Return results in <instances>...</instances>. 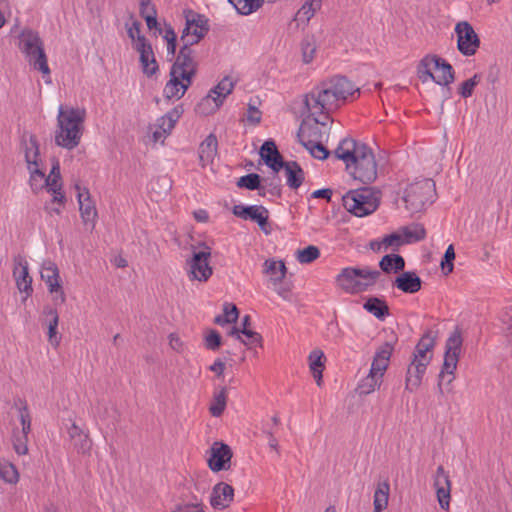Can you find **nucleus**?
Returning a JSON list of instances; mask_svg holds the SVG:
<instances>
[{"mask_svg":"<svg viewBox=\"0 0 512 512\" xmlns=\"http://www.w3.org/2000/svg\"><path fill=\"white\" fill-rule=\"evenodd\" d=\"M211 253L209 249L194 252L192 258L187 261L188 275L191 280L206 282L212 275V268L208 263Z\"/></svg>","mask_w":512,"mask_h":512,"instance_id":"obj_14","label":"nucleus"},{"mask_svg":"<svg viewBox=\"0 0 512 512\" xmlns=\"http://www.w3.org/2000/svg\"><path fill=\"white\" fill-rule=\"evenodd\" d=\"M461 347V334L458 331H455L446 341L444 362L439 373L438 389L439 393L442 395L444 394L445 388H447L455 378L454 372L459 361Z\"/></svg>","mask_w":512,"mask_h":512,"instance_id":"obj_6","label":"nucleus"},{"mask_svg":"<svg viewBox=\"0 0 512 512\" xmlns=\"http://www.w3.org/2000/svg\"><path fill=\"white\" fill-rule=\"evenodd\" d=\"M76 197L79 205L80 216L87 231L92 232L96 226L98 212L90 192L86 187L75 184Z\"/></svg>","mask_w":512,"mask_h":512,"instance_id":"obj_11","label":"nucleus"},{"mask_svg":"<svg viewBox=\"0 0 512 512\" xmlns=\"http://www.w3.org/2000/svg\"><path fill=\"white\" fill-rule=\"evenodd\" d=\"M363 308L379 320H384L389 315V308L386 302L377 297L368 298Z\"/></svg>","mask_w":512,"mask_h":512,"instance_id":"obj_33","label":"nucleus"},{"mask_svg":"<svg viewBox=\"0 0 512 512\" xmlns=\"http://www.w3.org/2000/svg\"><path fill=\"white\" fill-rule=\"evenodd\" d=\"M478 76L474 75L473 77L464 81L459 88V93L463 98H468L472 95L475 86L478 84Z\"/></svg>","mask_w":512,"mask_h":512,"instance_id":"obj_57","label":"nucleus"},{"mask_svg":"<svg viewBox=\"0 0 512 512\" xmlns=\"http://www.w3.org/2000/svg\"><path fill=\"white\" fill-rule=\"evenodd\" d=\"M242 15H249L261 7L264 0H228Z\"/></svg>","mask_w":512,"mask_h":512,"instance_id":"obj_43","label":"nucleus"},{"mask_svg":"<svg viewBox=\"0 0 512 512\" xmlns=\"http://www.w3.org/2000/svg\"><path fill=\"white\" fill-rule=\"evenodd\" d=\"M320 251L316 246L310 245L297 251V260L302 264H308L316 260Z\"/></svg>","mask_w":512,"mask_h":512,"instance_id":"obj_53","label":"nucleus"},{"mask_svg":"<svg viewBox=\"0 0 512 512\" xmlns=\"http://www.w3.org/2000/svg\"><path fill=\"white\" fill-rule=\"evenodd\" d=\"M74 447L78 450L80 453H87L91 448V441L89 440L88 436L86 434L80 435L79 438H76V440H72Z\"/></svg>","mask_w":512,"mask_h":512,"instance_id":"obj_60","label":"nucleus"},{"mask_svg":"<svg viewBox=\"0 0 512 512\" xmlns=\"http://www.w3.org/2000/svg\"><path fill=\"white\" fill-rule=\"evenodd\" d=\"M322 0H307L296 13V20L299 22H308L321 8Z\"/></svg>","mask_w":512,"mask_h":512,"instance_id":"obj_39","label":"nucleus"},{"mask_svg":"<svg viewBox=\"0 0 512 512\" xmlns=\"http://www.w3.org/2000/svg\"><path fill=\"white\" fill-rule=\"evenodd\" d=\"M232 212L239 218L256 222L265 233H268L266 226L268 223L269 211L264 206H245L243 204H239L233 207Z\"/></svg>","mask_w":512,"mask_h":512,"instance_id":"obj_15","label":"nucleus"},{"mask_svg":"<svg viewBox=\"0 0 512 512\" xmlns=\"http://www.w3.org/2000/svg\"><path fill=\"white\" fill-rule=\"evenodd\" d=\"M347 169L350 170L354 179L365 184L373 182L377 177V166L372 150L365 144L360 146Z\"/></svg>","mask_w":512,"mask_h":512,"instance_id":"obj_9","label":"nucleus"},{"mask_svg":"<svg viewBox=\"0 0 512 512\" xmlns=\"http://www.w3.org/2000/svg\"><path fill=\"white\" fill-rule=\"evenodd\" d=\"M210 455L207 459L209 468L218 472L229 468V463L232 457L231 449L228 445L220 442H215L210 450Z\"/></svg>","mask_w":512,"mask_h":512,"instance_id":"obj_16","label":"nucleus"},{"mask_svg":"<svg viewBox=\"0 0 512 512\" xmlns=\"http://www.w3.org/2000/svg\"><path fill=\"white\" fill-rule=\"evenodd\" d=\"M218 142L214 134H209L199 146V162L202 167L212 163L217 155Z\"/></svg>","mask_w":512,"mask_h":512,"instance_id":"obj_25","label":"nucleus"},{"mask_svg":"<svg viewBox=\"0 0 512 512\" xmlns=\"http://www.w3.org/2000/svg\"><path fill=\"white\" fill-rule=\"evenodd\" d=\"M405 243L418 242L425 238L426 230L422 224L413 223L401 229Z\"/></svg>","mask_w":512,"mask_h":512,"instance_id":"obj_36","label":"nucleus"},{"mask_svg":"<svg viewBox=\"0 0 512 512\" xmlns=\"http://www.w3.org/2000/svg\"><path fill=\"white\" fill-rule=\"evenodd\" d=\"M133 48L139 53H146L152 49L150 42L146 39V37H138V39L133 42Z\"/></svg>","mask_w":512,"mask_h":512,"instance_id":"obj_64","label":"nucleus"},{"mask_svg":"<svg viewBox=\"0 0 512 512\" xmlns=\"http://www.w3.org/2000/svg\"><path fill=\"white\" fill-rule=\"evenodd\" d=\"M85 116L84 109L60 105L54 133L55 144L67 150L76 148L83 135Z\"/></svg>","mask_w":512,"mask_h":512,"instance_id":"obj_2","label":"nucleus"},{"mask_svg":"<svg viewBox=\"0 0 512 512\" xmlns=\"http://www.w3.org/2000/svg\"><path fill=\"white\" fill-rule=\"evenodd\" d=\"M287 185L291 189H298L304 181V171L295 161L283 162Z\"/></svg>","mask_w":512,"mask_h":512,"instance_id":"obj_29","label":"nucleus"},{"mask_svg":"<svg viewBox=\"0 0 512 512\" xmlns=\"http://www.w3.org/2000/svg\"><path fill=\"white\" fill-rule=\"evenodd\" d=\"M435 68L440 71V74L436 76V84L448 86L454 81L453 68L447 61L436 56Z\"/></svg>","mask_w":512,"mask_h":512,"instance_id":"obj_34","label":"nucleus"},{"mask_svg":"<svg viewBox=\"0 0 512 512\" xmlns=\"http://www.w3.org/2000/svg\"><path fill=\"white\" fill-rule=\"evenodd\" d=\"M18 47L28 63L43 74L46 83H50V68L44 50V44L38 32L24 29L19 34Z\"/></svg>","mask_w":512,"mask_h":512,"instance_id":"obj_4","label":"nucleus"},{"mask_svg":"<svg viewBox=\"0 0 512 512\" xmlns=\"http://www.w3.org/2000/svg\"><path fill=\"white\" fill-rule=\"evenodd\" d=\"M337 285L349 294L360 293L355 267H346L336 277Z\"/></svg>","mask_w":512,"mask_h":512,"instance_id":"obj_22","label":"nucleus"},{"mask_svg":"<svg viewBox=\"0 0 512 512\" xmlns=\"http://www.w3.org/2000/svg\"><path fill=\"white\" fill-rule=\"evenodd\" d=\"M455 259V251L453 245H449L444 253L443 259L441 260V268L445 274L452 272L453 260Z\"/></svg>","mask_w":512,"mask_h":512,"instance_id":"obj_56","label":"nucleus"},{"mask_svg":"<svg viewBox=\"0 0 512 512\" xmlns=\"http://www.w3.org/2000/svg\"><path fill=\"white\" fill-rule=\"evenodd\" d=\"M226 400H227V395H226L225 388H222L219 391L214 393L213 400H212V403L209 408L210 413L214 417H219L223 413V411L226 407Z\"/></svg>","mask_w":512,"mask_h":512,"instance_id":"obj_46","label":"nucleus"},{"mask_svg":"<svg viewBox=\"0 0 512 512\" xmlns=\"http://www.w3.org/2000/svg\"><path fill=\"white\" fill-rule=\"evenodd\" d=\"M191 84L192 79L186 76L181 78L180 75L170 70V79L163 89V96L168 100H179L184 96Z\"/></svg>","mask_w":512,"mask_h":512,"instance_id":"obj_19","label":"nucleus"},{"mask_svg":"<svg viewBox=\"0 0 512 512\" xmlns=\"http://www.w3.org/2000/svg\"><path fill=\"white\" fill-rule=\"evenodd\" d=\"M178 118L179 112L175 109L174 111L169 112L166 115L162 116L160 119H158L157 126L160 130L163 131L164 134H169L173 129Z\"/></svg>","mask_w":512,"mask_h":512,"instance_id":"obj_52","label":"nucleus"},{"mask_svg":"<svg viewBox=\"0 0 512 512\" xmlns=\"http://www.w3.org/2000/svg\"><path fill=\"white\" fill-rule=\"evenodd\" d=\"M309 368L318 386L322 383V372L324 368L325 355L323 351L315 349L310 352L309 357Z\"/></svg>","mask_w":512,"mask_h":512,"instance_id":"obj_31","label":"nucleus"},{"mask_svg":"<svg viewBox=\"0 0 512 512\" xmlns=\"http://www.w3.org/2000/svg\"><path fill=\"white\" fill-rule=\"evenodd\" d=\"M18 406V418L21 424L20 432L30 433L31 432V415L27 405L22 401L18 400L16 403Z\"/></svg>","mask_w":512,"mask_h":512,"instance_id":"obj_50","label":"nucleus"},{"mask_svg":"<svg viewBox=\"0 0 512 512\" xmlns=\"http://www.w3.org/2000/svg\"><path fill=\"white\" fill-rule=\"evenodd\" d=\"M298 138L314 158L324 160L329 156V151L319 141L311 139L305 128L300 129Z\"/></svg>","mask_w":512,"mask_h":512,"instance_id":"obj_24","label":"nucleus"},{"mask_svg":"<svg viewBox=\"0 0 512 512\" xmlns=\"http://www.w3.org/2000/svg\"><path fill=\"white\" fill-rule=\"evenodd\" d=\"M0 480L9 484H15L19 480V473L15 465L5 459H0Z\"/></svg>","mask_w":512,"mask_h":512,"instance_id":"obj_42","label":"nucleus"},{"mask_svg":"<svg viewBox=\"0 0 512 512\" xmlns=\"http://www.w3.org/2000/svg\"><path fill=\"white\" fill-rule=\"evenodd\" d=\"M28 435L29 433L20 432L15 428L12 435L13 448L18 455H26L28 453Z\"/></svg>","mask_w":512,"mask_h":512,"instance_id":"obj_45","label":"nucleus"},{"mask_svg":"<svg viewBox=\"0 0 512 512\" xmlns=\"http://www.w3.org/2000/svg\"><path fill=\"white\" fill-rule=\"evenodd\" d=\"M436 56L427 55L425 56L418 66V76L423 81L432 80L436 83V76L432 73L431 67H435Z\"/></svg>","mask_w":512,"mask_h":512,"instance_id":"obj_41","label":"nucleus"},{"mask_svg":"<svg viewBox=\"0 0 512 512\" xmlns=\"http://www.w3.org/2000/svg\"><path fill=\"white\" fill-rule=\"evenodd\" d=\"M264 273L267 274L274 284L280 283L286 274V267L282 261L268 259L264 263Z\"/></svg>","mask_w":512,"mask_h":512,"instance_id":"obj_32","label":"nucleus"},{"mask_svg":"<svg viewBox=\"0 0 512 512\" xmlns=\"http://www.w3.org/2000/svg\"><path fill=\"white\" fill-rule=\"evenodd\" d=\"M394 285L404 293L414 294L421 289L422 280L415 272L406 271L395 279Z\"/></svg>","mask_w":512,"mask_h":512,"instance_id":"obj_23","label":"nucleus"},{"mask_svg":"<svg viewBox=\"0 0 512 512\" xmlns=\"http://www.w3.org/2000/svg\"><path fill=\"white\" fill-rule=\"evenodd\" d=\"M317 45L313 36H306L301 43L302 58L304 63L308 64L313 61L316 53Z\"/></svg>","mask_w":512,"mask_h":512,"instance_id":"obj_49","label":"nucleus"},{"mask_svg":"<svg viewBox=\"0 0 512 512\" xmlns=\"http://www.w3.org/2000/svg\"><path fill=\"white\" fill-rule=\"evenodd\" d=\"M208 31L207 21L201 15H195L192 19L186 20V26L183 29V32H191L192 35L196 36L197 34L201 35V39L205 36Z\"/></svg>","mask_w":512,"mask_h":512,"instance_id":"obj_37","label":"nucleus"},{"mask_svg":"<svg viewBox=\"0 0 512 512\" xmlns=\"http://www.w3.org/2000/svg\"><path fill=\"white\" fill-rule=\"evenodd\" d=\"M435 184L431 179H423L410 184L404 192L403 201L411 212H420L434 201Z\"/></svg>","mask_w":512,"mask_h":512,"instance_id":"obj_8","label":"nucleus"},{"mask_svg":"<svg viewBox=\"0 0 512 512\" xmlns=\"http://www.w3.org/2000/svg\"><path fill=\"white\" fill-rule=\"evenodd\" d=\"M362 145V143H358L352 138L343 139L334 151L335 156L337 159L344 161L346 167H350L356 152H358V148Z\"/></svg>","mask_w":512,"mask_h":512,"instance_id":"obj_26","label":"nucleus"},{"mask_svg":"<svg viewBox=\"0 0 512 512\" xmlns=\"http://www.w3.org/2000/svg\"><path fill=\"white\" fill-rule=\"evenodd\" d=\"M40 276L45 282L50 294L53 295L54 302L63 304L66 297L60 283V275L57 265L51 260L44 261L41 265Z\"/></svg>","mask_w":512,"mask_h":512,"instance_id":"obj_12","label":"nucleus"},{"mask_svg":"<svg viewBox=\"0 0 512 512\" xmlns=\"http://www.w3.org/2000/svg\"><path fill=\"white\" fill-rule=\"evenodd\" d=\"M237 186L248 190H266L265 186H261V177L256 173H250L240 177L237 181ZM263 194H265V192H263Z\"/></svg>","mask_w":512,"mask_h":512,"instance_id":"obj_47","label":"nucleus"},{"mask_svg":"<svg viewBox=\"0 0 512 512\" xmlns=\"http://www.w3.org/2000/svg\"><path fill=\"white\" fill-rule=\"evenodd\" d=\"M221 345V336L216 330H210L205 337V346L207 349L215 351Z\"/></svg>","mask_w":512,"mask_h":512,"instance_id":"obj_58","label":"nucleus"},{"mask_svg":"<svg viewBox=\"0 0 512 512\" xmlns=\"http://www.w3.org/2000/svg\"><path fill=\"white\" fill-rule=\"evenodd\" d=\"M355 93H359L358 87L346 77L336 76L322 82L305 96V108L315 123L325 125L327 115L337 110Z\"/></svg>","mask_w":512,"mask_h":512,"instance_id":"obj_1","label":"nucleus"},{"mask_svg":"<svg viewBox=\"0 0 512 512\" xmlns=\"http://www.w3.org/2000/svg\"><path fill=\"white\" fill-rule=\"evenodd\" d=\"M140 64L142 72L148 77L154 75L158 71V64L153 50L140 54Z\"/></svg>","mask_w":512,"mask_h":512,"instance_id":"obj_44","label":"nucleus"},{"mask_svg":"<svg viewBox=\"0 0 512 512\" xmlns=\"http://www.w3.org/2000/svg\"><path fill=\"white\" fill-rule=\"evenodd\" d=\"M14 278L16 280L17 288L20 292L27 295L32 293V278L28 272V264L26 261L19 260L14 267Z\"/></svg>","mask_w":512,"mask_h":512,"instance_id":"obj_27","label":"nucleus"},{"mask_svg":"<svg viewBox=\"0 0 512 512\" xmlns=\"http://www.w3.org/2000/svg\"><path fill=\"white\" fill-rule=\"evenodd\" d=\"M389 485L382 483L378 486L374 494V509L376 512L382 511L388 504Z\"/></svg>","mask_w":512,"mask_h":512,"instance_id":"obj_48","label":"nucleus"},{"mask_svg":"<svg viewBox=\"0 0 512 512\" xmlns=\"http://www.w3.org/2000/svg\"><path fill=\"white\" fill-rule=\"evenodd\" d=\"M457 46L465 56H472L480 46L478 35L468 22H460L455 27Z\"/></svg>","mask_w":512,"mask_h":512,"instance_id":"obj_13","label":"nucleus"},{"mask_svg":"<svg viewBox=\"0 0 512 512\" xmlns=\"http://www.w3.org/2000/svg\"><path fill=\"white\" fill-rule=\"evenodd\" d=\"M260 156L275 173L282 169L284 161L274 141L267 140L263 143L260 148Z\"/></svg>","mask_w":512,"mask_h":512,"instance_id":"obj_21","label":"nucleus"},{"mask_svg":"<svg viewBox=\"0 0 512 512\" xmlns=\"http://www.w3.org/2000/svg\"><path fill=\"white\" fill-rule=\"evenodd\" d=\"M382 377L372 374L370 371L369 374L363 378L358 384L357 390L360 395H368L374 392L377 388L380 387L382 383Z\"/></svg>","mask_w":512,"mask_h":512,"instance_id":"obj_38","label":"nucleus"},{"mask_svg":"<svg viewBox=\"0 0 512 512\" xmlns=\"http://www.w3.org/2000/svg\"><path fill=\"white\" fill-rule=\"evenodd\" d=\"M342 201L345 209L357 217L373 213L379 205L377 193L369 188L350 190L343 196Z\"/></svg>","mask_w":512,"mask_h":512,"instance_id":"obj_7","label":"nucleus"},{"mask_svg":"<svg viewBox=\"0 0 512 512\" xmlns=\"http://www.w3.org/2000/svg\"><path fill=\"white\" fill-rule=\"evenodd\" d=\"M356 275L359 281L360 293L366 291L373 286L381 276V272L377 269H371L368 266L355 267Z\"/></svg>","mask_w":512,"mask_h":512,"instance_id":"obj_30","label":"nucleus"},{"mask_svg":"<svg viewBox=\"0 0 512 512\" xmlns=\"http://www.w3.org/2000/svg\"><path fill=\"white\" fill-rule=\"evenodd\" d=\"M392 352H393V346L390 343H384L376 351L374 358L389 362Z\"/></svg>","mask_w":512,"mask_h":512,"instance_id":"obj_61","label":"nucleus"},{"mask_svg":"<svg viewBox=\"0 0 512 512\" xmlns=\"http://www.w3.org/2000/svg\"><path fill=\"white\" fill-rule=\"evenodd\" d=\"M379 266L383 272L390 273L391 271L399 272L405 267V261L402 256L398 254L385 255L379 262Z\"/></svg>","mask_w":512,"mask_h":512,"instance_id":"obj_35","label":"nucleus"},{"mask_svg":"<svg viewBox=\"0 0 512 512\" xmlns=\"http://www.w3.org/2000/svg\"><path fill=\"white\" fill-rule=\"evenodd\" d=\"M127 27V35L132 40V43L135 42L138 37H144L141 34V24L138 21H133L130 25L126 24Z\"/></svg>","mask_w":512,"mask_h":512,"instance_id":"obj_63","label":"nucleus"},{"mask_svg":"<svg viewBox=\"0 0 512 512\" xmlns=\"http://www.w3.org/2000/svg\"><path fill=\"white\" fill-rule=\"evenodd\" d=\"M404 238L402 234L399 233H391L386 235L381 242H373L371 244L372 249L377 250H387L388 248L396 249L402 244H404Z\"/></svg>","mask_w":512,"mask_h":512,"instance_id":"obj_40","label":"nucleus"},{"mask_svg":"<svg viewBox=\"0 0 512 512\" xmlns=\"http://www.w3.org/2000/svg\"><path fill=\"white\" fill-rule=\"evenodd\" d=\"M389 362L373 358V362L370 368L372 374H376L383 378L384 373L388 367Z\"/></svg>","mask_w":512,"mask_h":512,"instance_id":"obj_62","label":"nucleus"},{"mask_svg":"<svg viewBox=\"0 0 512 512\" xmlns=\"http://www.w3.org/2000/svg\"><path fill=\"white\" fill-rule=\"evenodd\" d=\"M60 165L59 162H56L52 165L50 174L48 176L45 175V186L48 189L60 186Z\"/></svg>","mask_w":512,"mask_h":512,"instance_id":"obj_55","label":"nucleus"},{"mask_svg":"<svg viewBox=\"0 0 512 512\" xmlns=\"http://www.w3.org/2000/svg\"><path fill=\"white\" fill-rule=\"evenodd\" d=\"M197 63L193 57L191 48L181 47L179 54L171 67V71L180 75L181 78L188 77L192 79L196 74Z\"/></svg>","mask_w":512,"mask_h":512,"instance_id":"obj_17","label":"nucleus"},{"mask_svg":"<svg viewBox=\"0 0 512 512\" xmlns=\"http://www.w3.org/2000/svg\"><path fill=\"white\" fill-rule=\"evenodd\" d=\"M234 489L231 485L220 482L216 484L210 495V504L214 509L223 510L233 501Z\"/></svg>","mask_w":512,"mask_h":512,"instance_id":"obj_20","label":"nucleus"},{"mask_svg":"<svg viewBox=\"0 0 512 512\" xmlns=\"http://www.w3.org/2000/svg\"><path fill=\"white\" fill-rule=\"evenodd\" d=\"M249 326L250 316L245 315L241 320V327H232L230 335L237 336V338L241 340L245 345L259 343L261 341V336L249 329Z\"/></svg>","mask_w":512,"mask_h":512,"instance_id":"obj_28","label":"nucleus"},{"mask_svg":"<svg viewBox=\"0 0 512 512\" xmlns=\"http://www.w3.org/2000/svg\"><path fill=\"white\" fill-rule=\"evenodd\" d=\"M164 39L167 41V54L174 56L176 51V34L170 26L165 30Z\"/></svg>","mask_w":512,"mask_h":512,"instance_id":"obj_59","label":"nucleus"},{"mask_svg":"<svg viewBox=\"0 0 512 512\" xmlns=\"http://www.w3.org/2000/svg\"><path fill=\"white\" fill-rule=\"evenodd\" d=\"M234 82L228 76L224 77L208 95L198 104V111L203 114L215 112L223 104L224 99L232 92Z\"/></svg>","mask_w":512,"mask_h":512,"instance_id":"obj_10","label":"nucleus"},{"mask_svg":"<svg viewBox=\"0 0 512 512\" xmlns=\"http://www.w3.org/2000/svg\"><path fill=\"white\" fill-rule=\"evenodd\" d=\"M434 488L440 507L447 510L450 505L451 482L448 473L441 465L438 466L434 475Z\"/></svg>","mask_w":512,"mask_h":512,"instance_id":"obj_18","label":"nucleus"},{"mask_svg":"<svg viewBox=\"0 0 512 512\" xmlns=\"http://www.w3.org/2000/svg\"><path fill=\"white\" fill-rule=\"evenodd\" d=\"M238 318V309L235 305L226 304L224 306L223 315H219L215 318V322L219 325H224L226 323L236 322Z\"/></svg>","mask_w":512,"mask_h":512,"instance_id":"obj_54","label":"nucleus"},{"mask_svg":"<svg viewBox=\"0 0 512 512\" xmlns=\"http://www.w3.org/2000/svg\"><path fill=\"white\" fill-rule=\"evenodd\" d=\"M24 150L27 169L30 173V186L37 191L45 186V171L42 168V161L39 155V144L36 136L24 135L21 140Z\"/></svg>","mask_w":512,"mask_h":512,"instance_id":"obj_5","label":"nucleus"},{"mask_svg":"<svg viewBox=\"0 0 512 512\" xmlns=\"http://www.w3.org/2000/svg\"><path fill=\"white\" fill-rule=\"evenodd\" d=\"M45 313L51 318L48 325V338L50 343L56 346L59 343V340L56 336L59 320L58 313L55 309L52 308L48 309Z\"/></svg>","mask_w":512,"mask_h":512,"instance_id":"obj_51","label":"nucleus"},{"mask_svg":"<svg viewBox=\"0 0 512 512\" xmlns=\"http://www.w3.org/2000/svg\"><path fill=\"white\" fill-rule=\"evenodd\" d=\"M436 337V331L428 330L423 334L415 347L413 359L408 366L406 374V389L410 392L415 391L421 384L427 366L432 360V349L435 345Z\"/></svg>","mask_w":512,"mask_h":512,"instance_id":"obj_3","label":"nucleus"}]
</instances>
